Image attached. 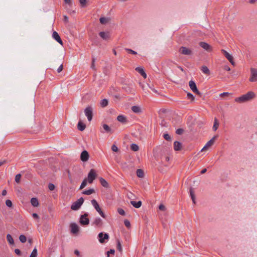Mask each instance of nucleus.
I'll return each instance as SVG.
<instances>
[{"instance_id":"774afa93","label":"nucleus","mask_w":257,"mask_h":257,"mask_svg":"<svg viewBox=\"0 0 257 257\" xmlns=\"http://www.w3.org/2000/svg\"><path fill=\"white\" fill-rule=\"evenodd\" d=\"M207 171V169L206 168H204L202 169L200 172L201 174H204Z\"/></svg>"},{"instance_id":"a18cd8bd","label":"nucleus","mask_w":257,"mask_h":257,"mask_svg":"<svg viewBox=\"0 0 257 257\" xmlns=\"http://www.w3.org/2000/svg\"><path fill=\"white\" fill-rule=\"evenodd\" d=\"M163 137L164 138L167 140V141H170L171 140V137H170V136L168 134H164L163 135Z\"/></svg>"},{"instance_id":"13d9d810","label":"nucleus","mask_w":257,"mask_h":257,"mask_svg":"<svg viewBox=\"0 0 257 257\" xmlns=\"http://www.w3.org/2000/svg\"><path fill=\"white\" fill-rule=\"evenodd\" d=\"M63 69V65L62 64H61V65L57 69V72L60 73L62 71Z\"/></svg>"},{"instance_id":"5701e85b","label":"nucleus","mask_w":257,"mask_h":257,"mask_svg":"<svg viewBox=\"0 0 257 257\" xmlns=\"http://www.w3.org/2000/svg\"><path fill=\"white\" fill-rule=\"evenodd\" d=\"M99 181L101 185L105 187V188H108L109 187V184L108 182L103 178L100 177L99 178Z\"/></svg>"},{"instance_id":"20e7f679","label":"nucleus","mask_w":257,"mask_h":257,"mask_svg":"<svg viewBox=\"0 0 257 257\" xmlns=\"http://www.w3.org/2000/svg\"><path fill=\"white\" fill-rule=\"evenodd\" d=\"M97 177L96 173L95 170L92 169L90 170L88 174L87 181L89 184L93 183V181Z\"/></svg>"},{"instance_id":"f257e3e1","label":"nucleus","mask_w":257,"mask_h":257,"mask_svg":"<svg viewBox=\"0 0 257 257\" xmlns=\"http://www.w3.org/2000/svg\"><path fill=\"white\" fill-rule=\"evenodd\" d=\"M255 96V93L252 91H248L245 94L235 98L234 101L236 102L242 103L253 99Z\"/></svg>"},{"instance_id":"864d4df0","label":"nucleus","mask_w":257,"mask_h":257,"mask_svg":"<svg viewBox=\"0 0 257 257\" xmlns=\"http://www.w3.org/2000/svg\"><path fill=\"white\" fill-rule=\"evenodd\" d=\"M95 61V58H93L92 60V64L91 65V68L93 70H95V64H94Z\"/></svg>"},{"instance_id":"72a5a7b5","label":"nucleus","mask_w":257,"mask_h":257,"mask_svg":"<svg viewBox=\"0 0 257 257\" xmlns=\"http://www.w3.org/2000/svg\"><path fill=\"white\" fill-rule=\"evenodd\" d=\"M108 100L106 99H103L101 100V101L100 102V105H101V107H104L108 105Z\"/></svg>"},{"instance_id":"f3484780","label":"nucleus","mask_w":257,"mask_h":257,"mask_svg":"<svg viewBox=\"0 0 257 257\" xmlns=\"http://www.w3.org/2000/svg\"><path fill=\"white\" fill-rule=\"evenodd\" d=\"M99 35L102 39L104 40H107L110 38V34L108 32H100L99 33Z\"/></svg>"},{"instance_id":"7ed1b4c3","label":"nucleus","mask_w":257,"mask_h":257,"mask_svg":"<svg viewBox=\"0 0 257 257\" xmlns=\"http://www.w3.org/2000/svg\"><path fill=\"white\" fill-rule=\"evenodd\" d=\"M91 204L93 205V206L94 207V208L96 209V210L99 213V214L100 215V216L103 217V218H105V215L103 212V211L101 210L98 203L95 199H92L91 201Z\"/></svg>"},{"instance_id":"5fc2aeb1","label":"nucleus","mask_w":257,"mask_h":257,"mask_svg":"<svg viewBox=\"0 0 257 257\" xmlns=\"http://www.w3.org/2000/svg\"><path fill=\"white\" fill-rule=\"evenodd\" d=\"M111 150L113 151V152H117L118 151V148L115 145H113L111 147Z\"/></svg>"},{"instance_id":"4c0bfd02","label":"nucleus","mask_w":257,"mask_h":257,"mask_svg":"<svg viewBox=\"0 0 257 257\" xmlns=\"http://www.w3.org/2000/svg\"><path fill=\"white\" fill-rule=\"evenodd\" d=\"M100 22L102 24H106L108 21V19L105 17H101L99 19Z\"/></svg>"},{"instance_id":"7c9ffc66","label":"nucleus","mask_w":257,"mask_h":257,"mask_svg":"<svg viewBox=\"0 0 257 257\" xmlns=\"http://www.w3.org/2000/svg\"><path fill=\"white\" fill-rule=\"evenodd\" d=\"M218 126H219V123H218V120L216 118H215L214 121V124L212 127L213 130L214 131H216L217 130Z\"/></svg>"},{"instance_id":"a19ab883","label":"nucleus","mask_w":257,"mask_h":257,"mask_svg":"<svg viewBox=\"0 0 257 257\" xmlns=\"http://www.w3.org/2000/svg\"><path fill=\"white\" fill-rule=\"evenodd\" d=\"M37 249H36V248H35L33 250L30 257H37Z\"/></svg>"},{"instance_id":"0e129e2a","label":"nucleus","mask_w":257,"mask_h":257,"mask_svg":"<svg viewBox=\"0 0 257 257\" xmlns=\"http://www.w3.org/2000/svg\"><path fill=\"white\" fill-rule=\"evenodd\" d=\"M74 253L78 256L80 255V251L77 249H75L74 250Z\"/></svg>"},{"instance_id":"69168bd1","label":"nucleus","mask_w":257,"mask_h":257,"mask_svg":"<svg viewBox=\"0 0 257 257\" xmlns=\"http://www.w3.org/2000/svg\"><path fill=\"white\" fill-rule=\"evenodd\" d=\"M68 17L66 16H64V21L65 22V23H68Z\"/></svg>"},{"instance_id":"c756f323","label":"nucleus","mask_w":257,"mask_h":257,"mask_svg":"<svg viewBox=\"0 0 257 257\" xmlns=\"http://www.w3.org/2000/svg\"><path fill=\"white\" fill-rule=\"evenodd\" d=\"M95 192V190L93 189H90L89 190H85L82 192L83 194L89 195Z\"/></svg>"},{"instance_id":"338daca9","label":"nucleus","mask_w":257,"mask_h":257,"mask_svg":"<svg viewBox=\"0 0 257 257\" xmlns=\"http://www.w3.org/2000/svg\"><path fill=\"white\" fill-rule=\"evenodd\" d=\"M7 191L6 190H3L2 193L3 196H5L7 195Z\"/></svg>"},{"instance_id":"bf43d9fd","label":"nucleus","mask_w":257,"mask_h":257,"mask_svg":"<svg viewBox=\"0 0 257 257\" xmlns=\"http://www.w3.org/2000/svg\"><path fill=\"white\" fill-rule=\"evenodd\" d=\"M15 252L18 255H21V251L19 249L16 248L15 249Z\"/></svg>"},{"instance_id":"4be33fe9","label":"nucleus","mask_w":257,"mask_h":257,"mask_svg":"<svg viewBox=\"0 0 257 257\" xmlns=\"http://www.w3.org/2000/svg\"><path fill=\"white\" fill-rule=\"evenodd\" d=\"M131 204L135 208H139L142 205V202L141 201H131Z\"/></svg>"},{"instance_id":"c85d7f7f","label":"nucleus","mask_w":257,"mask_h":257,"mask_svg":"<svg viewBox=\"0 0 257 257\" xmlns=\"http://www.w3.org/2000/svg\"><path fill=\"white\" fill-rule=\"evenodd\" d=\"M137 176L139 177V178H143L144 176V171L142 169H138L137 170Z\"/></svg>"},{"instance_id":"e433bc0d","label":"nucleus","mask_w":257,"mask_h":257,"mask_svg":"<svg viewBox=\"0 0 257 257\" xmlns=\"http://www.w3.org/2000/svg\"><path fill=\"white\" fill-rule=\"evenodd\" d=\"M87 180L86 178H85L82 182L81 183V184L80 186L79 189H82L84 188L87 185Z\"/></svg>"},{"instance_id":"09e8293b","label":"nucleus","mask_w":257,"mask_h":257,"mask_svg":"<svg viewBox=\"0 0 257 257\" xmlns=\"http://www.w3.org/2000/svg\"><path fill=\"white\" fill-rule=\"evenodd\" d=\"M79 3L82 7H85L86 5V0H79Z\"/></svg>"},{"instance_id":"dca6fc26","label":"nucleus","mask_w":257,"mask_h":257,"mask_svg":"<svg viewBox=\"0 0 257 257\" xmlns=\"http://www.w3.org/2000/svg\"><path fill=\"white\" fill-rule=\"evenodd\" d=\"M71 227V231L72 233L74 234L77 233L79 231V227L75 223H71L70 225Z\"/></svg>"},{"instance_id":"423d86ee","label":"nucleus","mask_w":257,"mask_h":257,"mask_svg":"<svg viewBox=\"0 0 257 257\" xmlns=\"http://www.w3.org/2000/svg\"><path fill=\"white\" fill-rule=\"evenodd\" d=\"M189 86L191 89V90L195 93H196L197 95H200L201 93L198 90L197 87L196 86V83L193 80H190L189 82Z\"/></svg>"},{"instance_id":"9b49d317","label":"nucleus","mask_w":257,"mask_h":257,"mask_svg":"<svg viewBox=\"0 0 257 257\" xmlns=\"http://www.w3.org/2000/svg\"><path fill=\"white\" fill-rule=\"evenodd\" d=\"M99 241L100 243H103L105 242V240L109 238V235L107 233L103 234V232H100L98 235Z\"/></svg>"},{"instance_id":"37998d69","label":"nucleus","mask_w":257,"mask_h":257,"mask_svg":"<svg viewBox=\"0 0 257 257\" xmlns=\"http://www.w3.org/2000/svg\"><path fill=\"white\" fill-rule=\"evenodd\" d=\"M21 178V175L20 174L16 175V177H15V181L17 183H19L20 182Z\"/></svg>"},{"instance_id":"a878e982","label":"nucleus","mask_w":257,"mask_h":257,"mask_svg":"<svg viewBox=\"0 0 257 257\" xmlns=\"http://www.w3.org/2000/svg\"><path fill=\"white\" fill-rule=\"evenodd\" d=\"M31 203L34 207H37L39 204L38 199L34 197L31 199Z\"/></svg>"},{"instance_id":"1a4fd4ad","label":"nucleus","mask_w":257,"mask_h":257,"mask_svg":"<svg viewBox=\"0 0 257 257\" xmlns=\"http://www.w3.org/2000/svg\"><path fill=\"white\" fill-rule=\"evenodd\" d=\"M179 51L181 54L185 55H191L193 54L191 49L184 46H181L180 48Z\"/></svg>"},{"instance_id":"6ab92c4d","label":"nucleus","mask_w":257,"mask_h":257,"mask_svg":"<svg viewBox=\"0 0 257 257\" xmlns=\"http://www.w3.org/2000/svg\"><path fill=\"white\" fill-rule=\"evenodd\" d=\"M182 148V144L178 141L174 143V149L175 151H180Z\"/></svg>"},{"instance_id":"ddd939ff","label":"nucleus","mask_w":257,"mask_h":257,"mask_svg":"<svg viewBox=\"0 0 257 257\" xmlns=\"http://www.w3.org/2000/svg\"><path fill=\"white\" fill-rule=\"evenodd\" d=\"M221 52L224 56L227 59V60L231 63V64L234 65V62L233 61V57L225 50L222 49Z\"/></svg>"},{"instance_id":"4468645a","label":"nucleus","mask_w":257,"mask_h":257,"mask_svg":"<svg viewBox=\"0 0 257 257\" xmlns=\"http://www.w3.org/2000/svg\"><path fill=\"white\" fill-rule=\"evenodd\" d=\"M199 45L201 47H202L206 51H207L208 52H210L212 51L211 46L206 42H200Z\"/></svg>"},{"instance_id":"4d7b16f0","label":"nucleus","mask_w":257,"mask_h":257,"mask_svg":"<svg viewBox=\"0 0 257 257\" xmlns=\"http://www.w3.org/2000/svg\"><path fill=\"white\" fill-rule=\"evenodd\" d=\"M159 209L161 211H165L166 210V207L163 204H160L159 206Z\"/></svg>"},{"instance_id":"3c124183","label":"nucleus","mask_w":257,"mask_h":257,"mask_svg":"<svg viewBox=\"0 0 257 257\" xmlns=\"http://www.w3.org/2000/svg\"><path fill=\"white\" fill-rule=\"evenodd\" d=\"M183 132H184L183 129H182V128H178L176 131V133L177 135H182L183 134Z\"/></svg>"},{"instance_id":"0eeeda50","label":"nucleus","mask_w":257,"mask_h":257,"mask_svg":"<svg viewBox=\"0 0 257 257\" xmlns=\"http://www.w3.org/2000/svg\"><path fill=\"white\" fill-rule=\"evenodd\" d=\"M251 76L249 79L250 82L257 81V69L251 68L250 69Z\"/></svg>"},{"instance_id":"2eb2a0df","label":"nucleus","mask_w":257,"mask_h":257,"mask_svg":"<svg viewBox=\"0 0 257 257\" xmlns=\"http://www.w3.org/2000/svg\"><path fill=\"white\" fill-rule=\"evenodd\" d=\"M52 37L54 39H55L57 42H58L60 45H63V43L58 33L54 31L52 34Z\"/></svg>"},{"instance_id":"680f3d73","label":"nucleus","mask_w":257,"mask_h":257,"mask_svg":"<svg viewBox=\"0 0 257 257\" xmlns=\"http://www.w3.org/2000/svg\"><path fill=\"white\" fill-rule=\"evenodd\" d=\"M224 70L229 71L230 70V67L228 65H224L223 67Z\"/></svg>"},{"instance_id":"ea45409f","label":"nucleus","mask_w":257,"mask_h":257,"mask_svg":"<svg viewBox=\"0 0 257 257\" xmlns=\"http://www.w3.org/2000/svg\"><path fill=\"white\" fill-rule=\"evenodd\" d=\"M19 239L22 243H25L27 241V238L24 235H21L19 236Z\"/></svg>"},{"instance_id":"79ce46f5","label":"nucleus","mask_w":257,"mask_h":257,"mask_svg":"<svg viewBox=\"0 0 257 257\" xmlns=\"http://www.w3.org/2000/svg\"><path fill=\"white\" fill-rule=\"evenodd\" d=\"M125 50L128 53L133 54V55H136L137 54V52L128 48H125Z\"/></svg>"},{"instance_id":"473e14b6","label":"nucleus","mask_w":257,"mask_h":257,"mask_svg":"<svg viewBox=\"0 0 257 257\" xmlns=\"http://www.w3.org/2000/svg\"><path fill=\"white\" fill-rule=\"evenodd\" d=\"M7 239L10 244H13L14 243V239L11 234H7Z\"/></svg>"},{"instance_id":"c03bdc74","label":"nucleus","mask_w":257,"mask_h":257,"mask_svg":"<svg viewBox=\"0 0 257 257\" xmlns=\"http://www.w3.org/2000/svg\"><path fill=\"white\" fill-rule=\"evenodd\" d=\"M117 212L118 213L121 215H125V211H124V210L121 208H118L117 209Z\"/></svg>"},{"instance_id":"6e6552de","label":"nucleus","mask_w":257,"mask_h":257,"mask_svg":"<svg viewBox=\"0 0 257 257\" xmlns=\"http://www.w3.org/2000/svg\"><path fill=\"white\" fill-rule=\"evenodd\" d=\"M88 213H85L83 215H82L80 218V223L81 225H86L89 224V220L88 219Z\"/></svg>"},{"instance_id":"a211bd4d","label":"nucleus","mask_w":257,"mask_h":257,"mask_svg":"<svg viewBox=\"0 0 257 257\" xmlns=\"http://www.w3.org/2000/svg\"><path fill=\"white\" fill-rule=\"evenodd\" d=\"M136 70L144 78H147V74L143 68L138 67L136 68Z\"/></svg>"},{"instance_id":"49530a36","label":"nucleus","mask_w":257,"mask_h":257,"mask_svg":"<svg viewBox=\"0 0 257 257\" xmlns=\"http://www.w3.org/2000/svg\"><path fill=\"white\" fill-rule=\"evenodd\" d=\"M124 225L127 227V228H129L130 226H131V223H130V222L127 219H125L124 220Z\"/></svg>"},{"instance_id":"9d476101","label":"nucleus","mask_w":257,"mask_h":257,"mask_svg":"<svg viewBox=\"0 0 257 257\" xmlns=\"http://www.w3.org/2000/svg\"><path fill=\"white\" fill-rule=\"evenodd\" d=\"M218 136L216 135L214 136L210 141H209L206 145L204 146V147L202 149V151L204 150H206L209 147L212 146L215 142V140L218 138Z\"/></svg>"},{"instance_id":"39448f33","label":"nucleus","mask_w":257,"mask_h":257,"mask_svg":"<svg viewBox=\"0 0 257 257\" xmlns=\"http://www.w3.org/2000/svg\"><path fill=\"white\" fill-rule=\"evenodd\" d=\"M84 113L88 121H90L93 117L92 108L89 106H87L84 110Z\"/></svg>"},{"instance_id":"f8f14e48","label":"nucleus","mask_w":257,"mask_h":257,"mask_svg":"<svg viewBox=\"0 0 257 257\" xmlns=\"http://www.w3.org/2000/svg\"><path fill=\"white\" fill-rule=\"evenodd\" d=\"M89 158V154L88 152L86 150L82 151L80 155V160L82 162H85L88 160Z\"/></svg>"},{"instance_id":"8fccbe9b","label":"nucleus","mask_w":257,"mask_h":257,"mask_svg":"<svg viewBox=\"0 0 257 257\" xmlns=\"http://www.w3.org/2000/svg\"><path fill=\"white\" fill-rule=\"evenodd\" d=\"M55 186L52 183H49L48 185V188L50 190L53 191L55 189Z\"/></svg>"},{"instance_id":"e2e57ef3","label":"nucleus","mask_w":257,"mask_h":257,"mask_svg":"<svg viewBox=\"0 0 257 257\" xmlns=\"http://www.w3.org/2000/svg\"><path fill=\"white\" fill-rule=\"evenodd\" d=\"M32 215L34 218L38 219L39 218V215L36 213H33Z\"/></svg>"},{"instance_id":"393cba45","label":"nucleus","mask_w":257,"mask_h":257,"mask_svg":"<svg viewBox=\"0 0 257 257\" xmlns=\"http://www.w3.org/2000/svg\"><path fill=\"white\" fill-rule=\"evenodd\" d=\"M131 109L134 112L137 113H140L142 112L140 107L137 105L132 106Z\"/></svg>"},{"instance_id":"aec40b11","label":"nucleus","mask_w":257,"mask_h":257,"mask_svg":"<svg viewBox=\"0 0 257 257\" xmlns=\"http://www.w3.org/2000/svg\"><path fill=\"white\" fill-rule=\"evenodd\" d=\"M117 120L122 123H125L127 122L126 117L123 115H119L117 116Z\"/></svg>"},{"instance_id":"58836bf2","label":"nucleus","mask_w":257,"mask_h":257,"mask_svg":"<svg viewBox=\"0 0 257 257\" xmlns=\"http://www.w3.org/2000/svg\"><path fill=\"white\" fill-rule=\"evenodd\" d=\"M187 96L188 99L191 100V102H193L194 101L195 97L192 93H191L190 92L187 93Z\"/></svg>"},{"instance_id":"cd10ccee","label":"nucleus","mask_w":257,"mask_h":257,"mask_svg":"<svg viewBox=\"0 0 257 257\" xmlns=\"http://www.w3.org/2000/svg\"><path fill=\"white\" fill-rule=\"evenodd\" d=\"M201 70L203 73L207 74V75L210 74V70L207 66H202L201 68Z\"/></svg>"},{"instance_id":"052dcab7","label":"nucleus","mask_w":257,"mask_h":257,"mask_svg":"<svg viewBox=\"0 0 257 257\" xmlns=\"http://www.w3.org/2000/svg\"><path fill=\"white\" fill-rule=\"evenodd\" d=\"M229 94V93L228 92H223V93H222L220 94V96L221 97H223V96H228Z\"/></svg>"},{"instance_id":"6e6d98bb","label":"nucleus","mask_w":257,"mask_h":257,"mask_svg":"<svg viewBox=\"0 0 257 257\" xmlns=\"http://www.w3.org/2000/svg\"><path fill=\"white\" fill-rule=\"evenodd\" d=\"M115 252V250L114 249H110V250L108 251L107 252V257H109V254L111 253V254H114Z\"/></svg>"},{"instance_id":"c9c22d12","label":"nucleus","mask_w":257,"mask_h":257,"mask_svg":"<svg viewBox=\"0 0 257 257\" xmlns=\"http://www.w3.org/2000/svg\"><path fill=\"white\" fill-rule=\"evenodd\" d=\"M116 248L119 251L122 252V249L121 247V244L120 241L118 239H117Z\"/></svg>"},{"instance_id":"b1692460","label":"nucleus","mask_w":257,"mask_h":257,"mask_svg":"<svg viewBox=\"0 0 257 257\" xmlns=\"http://www.w3.org/2000/svg\"><path fill=\"white\" fill-rule=\"evenodd\" d=\"M78 129L80 131H83L86 128V125L82 121H79L77 124Z\"/></svg>"},{"instance_id":"f704fd0d","label":"nucleus","mask_w":257,"mask_h":257,"mask_svg":"<svg viewBox=\"0 0 257 257\" xmlns=\"http://www.w3.org/2000/svg\"><path fill=\"white\" fill-rule=\"evenodd\" d=\"M131 149L132 151L136 152L139 150V146L136 144H132L131 145Z\"/></svg>"},{"instance_id":"412c9836","label":"nucleus","mask_w":257,"mask_h":257,"mask_svg":"<svg viewBox=\"0 0 257 257\" xmlns=\"http://www.w3.org/2000/svg\"><path fill=\"white\" fill-rule=\"evenodd\" d=\"M93 224L97 226H100L102 224V221L100 218L97 217L94 220Z\"/></svg>"},{"instance_id":"f03ea898","label":"nucleus","mask_w":257,"mask_h":257,"mask_svg":"<svg viewBox=\"0 0 257 257\" xmlns=\"http://www.w3.org/2000/svg\"><path fill=\"white\" fill-rule=\"evenodd\" d=\"M83 202V198L80 197L79 199H78L77 201L72 203V204L71 206V209L73 210H78L80 208Z\"/></svg>"},{"instance_id":"de8ad7c7","label":"nucleus","mask_w":257,"mask_h":257,"mask_svg":"<svg viewBox=\"0 0 257 257\" xmlns=\"http://www.w3.org/2000/svg\"><path fill=\"white\" fill-rule=\"evenodd\" d=\"M6 204L8 207H12L13 203L10 200H7L6 201Z\"/></svg>"},{"instance_id":"bb28decb","label":"nucleus","mask_w":257,"mask_h":257,"mask_svg":"<svg viewBox=\"0 0 257 257\" xmlns=\"http://www.w3.org/2000/svg\"><path fill=\"white\" fill-rule=\"evenodd\" d=\"M102 126H103V128L104 130L105 133H110V134H112L113 133V132H112V131H111V129L110 128V127L107 124H103ZM103 133H104V132Z\"/></svg>"},{"instance_id":"603ef678","label":"nucleus","mask_w":257,"mask_h":257,"mask_svg":"<svg viewBox=\"0 0 257 257\" xmlns=\"http://www.w3.org/2000/svg\"><path fill=\"white\" fill-rule=\"evenodd\" d=\"M64 2L68 5L69 6H72L73 5V2L72 0H64Z\"/></svg>"},{"instance_id":"2f4dec72","label":"nucleus","mask_w":257,"mask_h":257,"mask_svg":"<svg viewBox=\"0 0 257 257\" xmlns=\"http://www.w3.org/2000/svg\"><path fill=\"white\" fill-rule=\"evenodd\" d=\"M190 197L191 198V199L193 202V203H195V194L194 193V192L193 191V189L192 188H190Z\"/></svg>"}]
</instances>
